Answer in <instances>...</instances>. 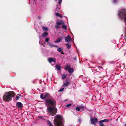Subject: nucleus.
Segmentation results:
<instances>
[{
  "label": "nucleus",
  "instance_id": "a878e982",
  "mask_svg": "<svg viewBox=\"0 0 126 126\" xmlns=\"http://www.w3.org/2000/svg\"><path fill=\"white\" fill-rule=\"evenodd\" d=\"M44 95L43 94H41L40 95V98L42 99H44Z\"/></svg>",
  "mask_w": 126,
  "mask_h": 126
},
{
  "label": "nucleus",
  "instance_id": "58836bf2",
  "mask_svg": "<svg viewBox=\"0 0 126 126\" xmlns=\"http://www.w3.org/2000/svg\"><path fill=\"white\" fill-rule=\"evenodd\" d=\"M55 27L56 28H58L59 27V25H56L55 26Z\"/></svg>",
  "mask_w": 126,
  "mask_h": 126
},
{
  "label": "nucleus",
  "instance_id": "dca6fc26",
  "mask_svg": "<svg viewBox=\"0 0 126 126\" xmlns=\"http://www.w3.org/2000/svg\"><path fill=\"white\" fill-rule=\"evenodd\" d=\"M67 76V75L66 74H63L62 75V79L63 80Z\"/></svg>",
  "mask_w": 126,
  "mask_h": 126
},
{
  "label": "nucleus",
  "instance_id": "9b49d317",
  "mask_svg": "<svg viewBox=\"0 0 126 126\" xmlns=\"http://www.w3.org/2000/svg\"><path fill=\"white\" fill-rule=\"evenodd\" d=\"M62 39V37H60L58 38L56 41H55V43H59L61 41Z\"/></svg>",
  "mask_w": 126,
  "mask_h": 126
},
{
  "label": "nucleus",
  "instance_id": "c03bdc74",
  "mask_svg": "<svg viewBox=\"0 0 126 126\" xmlns=\"http://www.w3.org/2000/svg\"><path fill=\"white\" fill-rule=\"evenodd\" d=\"M38 18L39 19H40L41 18V17H38Z\"/></svg>",
  "mask_w": 126,
  "mask_h": 126
},
{
  "label": "nucleus",
  "instance_id": "2f4dec72",
  "mask_svg": "<svg viewBox=\"0 0 126 126\" xmlns=\"http://www.w3.org/2000/svg\"><path fill=\"white\" fill-rule=\"evenodd\" d=\"M80 109H82L83 110L84 109V107L83 106H79Z\"/></svg>",
  "mask_w": 126,
  "mask_h": 126
},
{
  "label": "nucleus",
  "instance_id": "a211bd4d",
  "mask_svg": "<svg viewBox=\"0 0 126 126\" xmlns=\"http://www.w3.org/2000/svg\"><path fill=\"white\" fill-rule=\"evenodd\" d=\"M74 71L73 69L71 67L68 70V72L69 73H72Z\"/></svg>",
  "mask_w": 126,
  "mask_h": 126
},
{
  "label": "nucleus",
  "instance_id": "6e6552de",
  "mask_svg": "<svg viewBox=\"0 0 126 126\" xmlns=\"http://www.w3.org/2000/svg\"><path fill=\"white\" fill-rule=\"evenodd\" d=\"M48 60L51 64L52 62H53V64H54L56 61V59L54 58L51 57L49 58Z\"/></svg>",
  "mask_w": 126,
  "mask_h": 126
},
{
  "label": "nucleus",
  "instance_id": "b1692460",
  "mask_svg": "<svg viewBox=\"0 0 126 126\" xmlns=\"http://www.w3.org/2000/svg\"><path fill=\"white\" fill-rule=\"evenodd\" d=\"M56 15L58 16V17H63V16H61L60 15V14L58 13H56Z\"/></svg>",
  "mask_w": 126,
  "mask_h": 126
},
{
  "label": "nucleus",
  "instance_id": "423d86ee",
  "mask_svg": "<svg viewBox=\"0 0 126 126\" xmlns=\"http://www.w3.org/2000/svg\"><path fill=\"white\" fill-rule=\"evenodd\" d=\"M109 121V120L108 119H105L100 121L98 122L99 125L100 126H105L103 122H108Z\"/></svg>",
  "mask_w": 126,
  "mask_h": 126
},
{
  "label": "nucleus",
  "instance_id": "393cba45",
  "mask_svg": "<svg viewBox=\"0 0 126 126\" xmlns=\"http://www.w3.org/2000/svg\"><path fill=\"white\" fill-rule=\"evenodd\" d=\"M47 44L51 47H53L54 45H53L52 43H47Z\"/></svg>",
  "mask_w": 126,
  "mask_h": 126
},
{
  "label": "nucleus",
  "instance_id": "4be33fe9",
  "mask_svg": "<svg viewBox=\"0 0 126 126\" xmlns=\"http://www.w3.org/2000/svg\"><path fill=\"white\" fill-rule=\"evenodd\" d=\"M47 122L50 126H53L52 124L50 121L49 120H47Z\"/></svg>",
  "mask_w": 126,
  "mask_h": 126
},
{
  "label": "nucleus",
  "instance_id": "72a5a7b5",
  "mask_svg": "<svg viewBox=\"0 0 126 126\" xmlns=\"http://www.w3.org/2000/svg\"><path fill=\"white\" fill-rule=\"evenodd\" d=\"M49 40V38H47L45 39V42H47Z\"/></svg>",
  "mask_w": 126,
  "mask_h": 126
},
{
  "label": "nucleus",
  "instance_id": "79ce46f5",
  "mask_svg": "<svg viewBox=\"0 0 126 126\" xmlns=\"http://www.w3.org/2000/svg\"><path fill=\"white\" fill-rule=\"evenodd\" d=\"M73 60H76V57H75L73 59Z\"/></svg>",
  "mask_w": 126,
  "mask_h": 126
},
{
  "label": "nucleus",
  "instance_id": "f3484780",
  "mask_svg": "<svg viewBox=\"0 0 126 126\" xmlns=\"http://www.w3.org/2000/svg\"><path fill=\"white\" fill-rule=\"evenodd\" d=\"M42 28L43 29L44 31H48L49 29L48 28L46 27L42 26Z\"/></svg>",
  "mask_w": 126,
  "mask_h": 126
},
{
  "label": "nucleus",
  "instance_id": "37998d69",
  "mask_svg": "<svg viewBox=\"0 0 126 126\" xmlns=\"http://www.w3.org/2000/svg\"><path fill=\"white\" fill-rule=\"evenodd\" d=\"M39 117L40 118H41L42 117V116H40Z\"/></svg>",
  "mask_w": 126,
  "mask_h": 126
},
{
  "label": "nucleus",
  "instance_id": "1a4fd4ad",
  "mask_svg": "<svg viewBox=\"0 0 126 126\" xmlns=\"http://www.w3.org/2000/svg\"><path fill=\"white\" fill-rule=\"evenodd\" d=\"M16 106L19 109H21L23 106L22 104L20 102H18L16 104Z\"/></svg>",
  "mask_w": 126,
  "mask_h": 126
},
{
  "label": "nucleus",
  "instance_id": "ddd939ff",
  "mask_svg": "<svg viewBox=\"0 0 126 126\" xmlns=\"http://www.w3.org/2000/svg\"><path fill=\"white\" fill-rule=\"evenodd\" d=\"M48 35V33L47 32H45L43 33L42 37H46Z\"/></svg>",
  "mask_w": 126,
  "mask_h": 126
},
{
  "label": "nucleus",
  "instance_id": "5701e85b",
  "mask_svg": "<svg viewBox=\"0 0 126 126\" xmlns=\"http://www.w3.org/2000/svg\"><path fill=\"white\" fill-rule=\"evenodd\" d=\"M56 68L58 71L60 70L61 69L60 66L58 65H56Z\"/></svg>",
  "mask_w": 126,
  "mask_h": 126
},
{
  "label": "nucleus",
  "instance_id": "f704fd0d",
  "mask_svg": "<svg viewBox=\"0 0 126 126\" xmlns=\"http://www.w3.org/2000/svg\"><path fill=\"white\" fill-rule=\"evenodd\" d=\"M117 2V0H113V2L114 3H116Z\"/></svg>",
  "mask_w": 126,
  "mask_h": 126
},
{
  "label": "nucleus",
  "instance_id": "4468645a",
  "mask_svg": "<svg viewBox=\"0 0 126 126\" xmlns=\"http://www.w3.org/2000/svg\"><path fill=\"white\" fill-rule=\"evenodd\" d=\"M67 47L68 49L70 48L71 46V44L70 43H68L66 44Z\"/></svg>",
  "mask_w": 126,
  "mask_h": 126
},
{
  "label": "nucleus",
  "instance_id": "ea45409f",
  "mask_svg": "<svg viewBox=\"0 0 126 126\" xmlns=\"http://www.w3.org/2000/svg\"><path fill=\"white\" fill-rule=\"evenodd\" d=\"M78 121L79 122H80L81 121V119L80 118L78 120Z\"/></svg>",
  "mask_w": 126,
  "mask_h": 126
},
{
  "label": "nucleus",
  "instance_id": "4c0bfd02",
  "mask_svg": "<svg viewBox=\"0 0 126 126\" xmlns=\"http://www.w3.org/2000/svg\"><path fill=\"white\" fill-rule=\"evenodd\" d=\"M53 47H55L57 48H58L59 47L57 45H54Z\"/></svg>",
  "mask_w": 126,
  "mask_h": 126
},
{
  "label": "nucleus",
  "instance_id": "2eb2a0df",
  "mask_svg": "<svg viewBox=\"0 0 126 126\" xmlns=\"http://www.w3.org/2000/svg\"><path fill=\"white\" fill-rule=\"evenodd\" d=\"M70 67V66L68 65H67L65 66V70H68Z\"/></svg>",
  "mask_w": 126,
  "mask_h": 126
},
{
  "label": "nucleus",
  "instance_id": "c756f323",
  "mask_svg": "<svg viewBox=\"0 0 126 126\" xmlns=\"http://www.w3.org/2000/svg\"><path fill=\"white\" fill-rule=\"evenodd\" d=\"M59 8V7L57 5H56V7L55 8L56 10L55 11H59V10L58 9Z\"/></svg>",
  "mask_w": 126,
  "mask_h": 126
},
{
  "label": "nucleus",
  "instance_id": "c9c22d12",
  "mask_svg": "<svg viewBox=\"0 0 126 126\" xmlns=\"http://www.w3.org/2000/svg\"><path fill=\"white\" fill-rule=\"evenodd\" d=\"M71 105V103H70L68 104H67L66 105V106L67 107H68L70 106Z\"/></svg>",
  "mask_w": 126,
  "mask_h": 126
},
{
  "label": "nucleus",
  "instance_id": "7c9ffc66",
  "mask_svg": "<svg viewBox=\"0 0 126 126\" xmlns=\"http://www.w3.org/2000/svg\"><path fill=\"white\" fill-rule=\"evenodd\" d=\"M62 0H59L58 2V4H59V5H60L62 2Z\"/></svg>",
  "mask_w": 126,
  "mask_h": 126
},
{
  "label": "nucleus",
  "instance_id": "49530a36",
  "mask_svg": "<svg viewBox=\"0 0 126 126\" xmlns=\"http://www.w3.org/2000/svg\"><path fill=\"white\" fill-rule=\"evenodd\" d=\"M56 1H57V0H55Z\"/></svg>",
  "mask_w": 126,
  "mask_h": 126
},
{
  "label": "nucleus",
  "instance_id": "c85d7f7f",
  "mask_svg": "<svg viewBox=\"0 0 126 126\" xmlns=\"http://www.w3.org/2000/svg\"><path fill=\"white\" fill-rule=\"evenodd\" d=\"M39 43L40 45H44L45 44V43L44 42H43L40 41L39 42Z\"/></svg>",
  "mask_w": 126,
  "mask_h": 126
},
{
  "label": "nucleus",
  "instance_id": "0eeeda50",
  "mask_svg": "<svg viewBox=\"0 0 126 126\" xmlns=\"http://www.w3.org/2000/svg\"><path fill=\"white\" fill-rule=\"evenodd\" d=\"M90 120L91 123L93 125H95L96 124V123L95 122H95H97L98 119L97 118H95L91 117Z\"/></svg>",
  "mask_w": 126,
  "mask_h": 126
},
{
  "label": "nucleus",
  "instance_id": "f8f14e48",
  "mask_svg": "<svg viewBox=\"0 0 126 126\" xmlns=\"http://www.w3.org/2000/svg\"><path fill=\"white\" fill-rule=\"evenodd\" d=\"M70 84V82H66L64 83L63 85L62 86V87L63 86L66 87L69 85Z\"/></svg>",
  "mask_w": 126,
  "mask_h": 126
},
{
  "label": "nucleus",
  "instance_id": "7ed1b4c3",
  "mask_svg": "<svg viewBox=\"0 0 126 126\" xmlns=\"http://www.w3.org/2000/svg\"><path fill=\"white\" fill-rule=\"evenodd\" d=\"M47 111L49 115L54 116L57 113V109L54 106H49L47 107Z\"/></svg>",
  "mask_w": 126,
  "mask_h": 126
},
{
  "label": "nucleus",
  "instance_id": "473e14b6",
  "mask_svg": "<svg viewBox=\"0 0 126 126\" xmlns=\"http://www.w3.org/2000/svg\"><path fill=\"white\" fill-rule=\"evenodd\" d=\"M64 88H62L61 89L59 90V91L62 92L64 91Z\"/></svg>",
  "mask_w": 126,
  "mask_h": 126
},
{
  "label": "nucleus",
  "instance_id": "a18cd8bd",
  "mask_svg": "<svg viewBox=\"0 0 126 126\" xmlns=\"http://www.w3.org/2000/svg\"><path fill=\"white\" fill-rule=\"evenodd\" d=\"M125 126H126V123L125 124Z\"/></svg>",
  "mask_w": 126,
  "mask_h": 126
},
{
  "label": "nucleus",
  "instance_id": "bb28decb",
  "mask_svg": "<svg viewBox=\"0 0 126 126\" xmlns=\"http://www.w3.org/2000/svg\"><path fill=\"white\" fill-rule=\"evenodd\" d=\"M62 27L63 28L66 30V29L67 27L66 25H62Z\"/></svg>",
  "mask_w": 126,
  "mask_h": 126
},
{
  "label": "nucleus",
  "instance_id": "39448f33",
  "mask_svg": "<svg viewBox=\"0 0 126 126\" xmlns=\"http://www.w3.org/2000/svg\"><path fill=\"white\" fill-rule=\"evenodd\" d=\"M45 103L47 107L50 106H49V104L51 105L52 106H54L56 104V101L53 98L48 99H46L45 100Z\"/></svg>",
  "mask_w": 126,
  "mask_h": 126
},
{
  "label": "nucleus",
  "instance_id": "20e7f679",
  "mask_svg": "<svg viewBox=\"0 0 126 126\" xmlns=\"http://www.w3.org/2000/svg\"><path fill=\"white\" fill-rule=\"evenodd\" d=\"M118 15L120 18L123 19L126 25V9H123L120 10L118 12Z\"/></svg>",
  "mask_w": 126,
  "mask_h": 126
},
{
  "label": "nucleus",
  "instance_id": "6ab92c4d",
  "mask_svg": "<svg viewBox=\"0 0 126 126\" xmlns=\"http://www.w3.org/2000/svg\"><path fill=\"white\" fill-rule=\"evenodd\" d=\"M57 50L58 51L61 53H62L63 52L62 49L60 48H58Z\"/></svg>",
  "mask_w": 126,
  "mask_h": 126
},
{
  "label": "nucleus",
  "instance_id": "f257e3e1",
  "mask_svg": "<svg viewBox=\"0 0 126 126\" xmlns=\"http://www.w3.org/2000/svg\"><path fill=\"white\" fill-rule=\"evenodd\" d=\"M15 93L13 91H10L5 93L3 97V100L5 101H9L12 99V97L15 96Z\"/></svg>",
  "mask_w": 126,
  "mask_h": 126
},
{
  "label": "nucleus",
  "instance_id": "e433bc0d",
  "mask_svg": "<svg viewBox=\"0 0 126 126\" xmlns=\"http://www.w3.org/2000/svg\"><path fill=\"white\" fill-rule=\"evenodd\" d=\"M61 24V23H60L59 22H57L56 25H60V24Z\"/></svg>",
  "mask_w": 126,
  "mask_h": 126
},
{
  "label": "nucleus",
  "instance_id": "de8ad7c7",
  "mask_svg": "<svg viewBox=\"0 0 126 126\" xmlns=\"http://www.w3.org/2000/svg\"><path fill=\"white\" fill-rule=\"evenodd\" d=\"M34 0L35 1L36 0Z\"/></svg>",
  "mask_w": 126,
  "mask_h": 126
},
{
  "label": "nucleus",
  "instance_id": "f03ea898",
  "mask_svg": "<svg viewBox=\"0 0 126 126\" xmlns=\"http://www.w3.org/2000/svg\"><path fill=\"white\" fill-rule=\"evenodd\" d=\"M55 117L56 119H54V121L56 126H64L63 124L64 121L63 118L59 115H56Z\"/></svg>",
  "mask_w": 126,
  "mask_h": 126
},
{
  "label": "nucleus",
  "instance_id": "412c9836",
  "mask_svg": "<svg viewBox=\"0 0 126 126\" xmlns=\"http://www.w3.org/2000/svg\"><path fill=\"white\" fill-rule=\"evenodd\" d=\"M47 122L50 126H53L52 124L50 121L49 120H47Z\"/></svg>",
  "mask_w": 126,
  "mask_h": 126
},
{
  "label": "nucleus",
  "instance_id": "aec40b11",
  "mask_svg": "<svg viewBox=\"0 0 126 126\" xmlns=\"http://www.w3.org/2000/svg\"><path fill=\"white\" fill-rule=\"evenodd\" d=\"M49 95V94L47 93H46L44 95V98L45 99V98L47 97V96Z\"/></svg>",
  "mask_w": 126,
  "mask_h": 126
},
{
  "label": "nucleus",
  "instance_id": "cd10ccee",
  "mask_svg": "<svg viewBox=\"0 0 126 126\" xmlns=\"http://www.w3.org/2000/svg\"><path fill=\"white\" fill-rule=\"evenodd\" d=\"M76 110L78 111H79L80 110V109L79 106L77 107L76 108Z\"/></svg>",
  "mask_w": 126,
  "mask_h": 126
},
{
  "label": "nucleus",
  "instance_id": "a19ab883",
  "mask_svg": "<svg viewBox=\"0 0 126 126\" xmlns=\"http://www.w3.org/2000/svg\"><path fill=\"white\" fill-rule=\"evenodd\" d=\"M19 98V97L18 96H17L16 97V99L17 100H18Z\"/></svg>",
  "mask_w": 126,
  "mask_h": 126
},
{
  "label": "nucleus",
  "instance_id": "9d476101",
  "mask_svg": "<svg viewBox=\"0 0 126 126\" xmlns=\"http://www.w3.org/2000/svg\"><path fill=\"white\" fill-rule=\"evenodd\" d=\"M71 37L69 35H67L65 39V40L66 42L68 43L71 40Z\"/></svg>",
  "mask_w": 126,
  "mask_h": 126
}]
</instances>
